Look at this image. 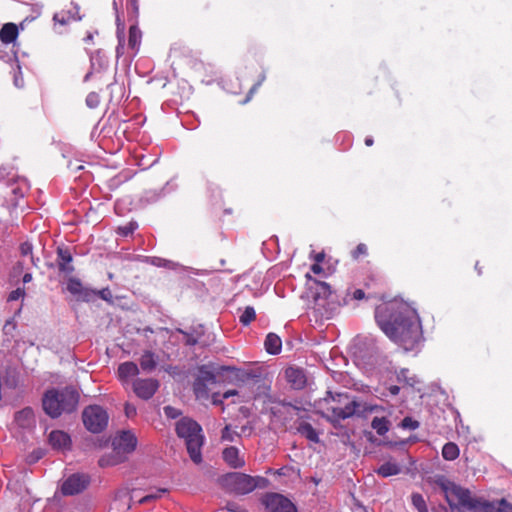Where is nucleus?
<instances>
[{"mask_svg": "<svg viewBox=\"0 0 512 512\" xmlns=\"http://www.w3.org/2000/svg\"><path fill=\"white\" fill-rule=\"evenodd\" d=\"M24 295H25V291H24V289L17 288L16 290L12 291V292L9 294L8 300H9V301H16V300H18L19 298L23 297Z\"/></svg>", "mask_w": 512, "mask_h": 512, "instance_id": "obj_41", "label": "nucleus"}, {"mask_svg": "<svg viewBox=\"0 0 512 512\" xmlns=\"http://www.w3.org/2000/svg\"><path fill=\"white\" fill-rule=\"evenodd\" d=\"M97 296L105 301H108V302L112 301V293L108 288H104L99 291H96V297Z\"/></svg>", "mask_w": 512, "mask_h": 512, "instance_id": "obj_39", "label": "nucleus"}, {"mask_svg": "<svg viewBox=\"0 0 512 512\" xmlns=\"http://www.w3.org/2000/svg\"><path fill=\"white\" fill-rule=\"evenodd\" d=\"M119 44L116 48L117 55L123 54L124 50V36L123 34H118Z\"/></svg>", "mask_w": 512, "mask_h": 512, "instance_id": "obj_46", "label": "nucleus"}, {"mask_svg": "<svg viewBox=\"0 0 512 512\" xmlns=\"http://www.w3.org/2000/svg\"><path fill=\"white\" fill-rule=\"evenodd\" d=\"M159 381L153 378L135 379L132 383L134 393L141 399L148 400L158 390Z\"/></svg>", "mask_w": 512, "mask_h": 512, "instance_id": "obj_10", "label": "nucleus"}, {"mask_svg": "<svg viewBox=\"0 0 512 512\" xmlns=\"http://www.w3.org/2000/svg\"><path fill=\"white\" fill-rule=\"evenodd\" d=\"M213 403L214 404L222 403V400L218 399V394L213 395Z\"/></svg>", "mask_w": 512, "mask_h": 512, "instance_id": "obj_56", "label": "nucleus"}, {"mask_svg": "<svg viewBox=\"0 0 512 512\" xmlns=\"http://www.w3.org/2000/svg\"><path fill=\"white\" fill-rule=\"evenodd\" d=\"M251 431H252V427H251V426H249V425H244V426H242V428H241V432H242L243 434H250V433H251Z\"/></svg>", "mask_w": 512, "mask_h": 512, "instance_id": "obj_51", "label": "nucleus"}, {"mask_svg": "<svg viewBox=\"0 0 512 512\" xmlns=\"http://www.w3.org/2000/svg\"><path fill=\"white\" fill-rule=\"evenodd\" d=\"M298 432L312 442H319L318 433L310 423L301 422L297 427Z\"/></svg>", "mask_w": 512, "mask_h": 512, "instance_id": "obj_24", "label": "nucleus"}, {"mask_svg": "<svg viewBox=\"0 0 512 512\" xmlns=\"http://www.w3.org/2000/svg\"><path fill=\"white\" fill-rule=\"evenodd\" d=\"M237 394L236 390H228L222 395V399H228L230 396H234Z\"/></svg>", "mask_w": 512, "mask_h": 512, "instance_id": "obj_49", "label": "nucleus"}, {"mask_svg": "<svg viewBox=\"0 0 512 512\" xmlns=\"http://www.w3.org/2000/svg\"><path fill=\"white\" fill-rule=\"evenodd\" d=\"M57 262L61 272L70 274L74 271V267L71 265L72 255L67 248L57 249Z\"/></svg>", "mask_w": 512, "mask_h": 512, "instance_id": "obj_13", "label": "nucleus"}, {"mask_svg": "<svg viewBox=\"0 0 512 512\" xmlns=\"http://www.w3.org/2000/svg\"><path fill=\"white\" fill-rule=\"evenodd\" d=\"M136 407L132 404L126 403L125 405V414L128 418H132L136 415Z\"/></svg>", "mask_w": 512, "mask_h": 512, "instance_id": "obj_42", "label": "nucleus"}, {"mask_svg": "<svg viewBox=\"0 0 512 512\" xmlns=\"http://www.w3.org/2000/svg\"><path fill=\"white\" fill-rule=\"evenodd\" d=\"M282 341L280 337L274 333H269L265 339V349L269 354L276 355L280 353Z\"/></svg>", "mask_w": 512, "mask_h": 512, "instance_id": "obj_21", "label": "nucleus"}, {"mask_svg": "<svg viewBox=\"0 0 512 512\" xmlns=\"http://www.w3.org/2000/svg\"><path fill=\"white\" fill-rule=\"evenodd\" d=\"M31 280H32V274L31 273H26L23 276V282L24 283H29Z\"/></svg>", "mask_w": 512, "mask_h": 512, "instance_id": "obj_53", "label": "nucleus"}, {"mask_svg": "<svg viewBox=\"0 0 512 512\" xmlns=\"http://www.w3.org/2000/svg\"><path fill=\"white\" fill-rule=\"evenodd\" d=\"M18 36V28L14 23H6L0 29V40L3 44L13 43Z\"/></svg>", "mask_w": 512, "mask_h": 512, "instance_id": "obj_19", "label": "nucleus"}, {"mask_svg": "<svg viewBox=\"0 0 512 512\" xmlns=\"http://www.w3.org/2000/svg\"><path fill=\"white\" fill-rule=\"evenodd\" d=\"M78 399L79 395L72 387L50 389L43 395L42 406L47 415L57 418L62 413L73 412L77 407Z\"/></svg>", "mask_w": 512, "mask_h": 512, "instance_id": "obj_3", "label": "nucleus"}, {"mask_svg": "<svg viewBox=\"0 0 512 512\" xmlns=\"http://www.w3.org/2000/svg\"><path fill=\"white\" fill-rule=\"evenodd\" d=\"M164 413L168 418L175 419L180 415V411L172 406L164 407Z\"/></svg>", "mask_w": 512, "mask_h": 512, "instance_id": "obj_40", "label": "nucleus"}, {"mask_svg": "<svg viewBox=\"0 0 512 512\" xmlns=\"http://www.w3.org/2000/svg\"><path fill=\"white\" fill-rule=\"evenodd\" d=\"M323 259H324V254H322V253H319V254H317V255L315 256V260H316V262H317V263L322 262V261H323Z\"/></svg>", "mask_w": 512, "mask_h": 512, "instance_id": "obj_54", "label": "nucleus"}, {"mask_svg": "<svg viewBox=\"0 0 512 512\" xmlns=\"http://www.w3.org/2000/svg\"><path fill=\"white\" fill-rule=\"evenodd\" d=\"M402 426L403 427H408V428H411V429H416L418 427V422L416 421H413L411 418L409 417H406L403 419L402 421Z\"/></svg>", "mask_w": 512, "mask_h": 512, "instance_id": "obj_43", "label": "nucleus"}, {"mask_svg": "<svg viewBox=\"0 0 512 512\" xmlns=\"http://www.w3.org/2000/svg\"><path fill=\"white\" fill-rule=\"evenodd\" d=\"M108 419L107 412L99 405H90L82 413L84 426L92 433L102 432L107 427Z\"/></svg>", "mask_w": 512, "mask_h": 512, "instance_id": "obj_7", "label": "nucleus"}, {"mask_svg": "<svg viewBox=\"0 0 512 512\" xmlns=\"http://www.w3.org/2000/svg\"><path fill=\"white\" fill-rule=\"evenodd\" d=\"M70 437L59 430L52 431L49 435V443L54 449L65 450L70 446Z\"/></svg>", "mask_w": 512, "mask_h": 512, "instance_id": "obj_14", "label": "nucleus"}, {"mask_svg": "<svg viewBox=\"0 0 512 512\" xmlns=\"http://www.w3.org/2000/svg\"><path fill=\"white\" fill-rule=\"evenodd\" d=\"M311 270L315 274H319L323 271V268L319 265V263H315L311 266Z\"/></svg>", "mask_w": 512, "mask_h": 512, "instance_id": "obj_48", "label": "nucleus"}, {"mask_svg": "<svg viewBox=\"0 0 512 512\" xmlns=\"http://www.w3.org/2000/svg\"><path fill=\"white\" fill-rule=\"evenodd\" d=\"M412 503L419 512H428L425 500L422 495L418 493L413 494Z\"/></svg>", "mask_w": 512, "mask_h": 512, "instance_id": "obj_34", "label": "nucleus"}, {"mask_svg": "<svg viewBox=\"0 0 512 512\" xmlns=\"http://www.w3.org/2000/svg\"><path fill=\"white\" fill-rule=\"evenodd\" d=\"M196 380L201 381L203 384L206 385L207 383H215L216 377L213 372L208 370L206 367L202 366L199 369V375Z\"/></svg>", "mask_w": 512, "mask_h": 512, "instance_id": "obj_32", "label": "nucleus"}, {"mask_svg": "<svg viewBox=\"0 0 512 512\" xmlns=\"http://www.w3.org/2000/svg\"><path fill=\"white\" fill-rule=\"evenodd\" d=\"M117 373L119 379L126 383L130 378L139 374V368L136 363L127 361L119 365Z\"/></svg>", "mask_w": 512, "mask_h": 512, "instance_id": "obj_16", "label": "nucleus"}, {"mask_svg": "<svg viewBox=\"0 0 512 512\" xmlns=\"http://www.w3.org/2000/svg\"><path fill=\"white\" fill-rule=\"evenodd\" d=\"M436 484L443 492L451 512H512V508H501L487 501L472 498L469 490L444 477H439Z\"/></svg>", "mask_w": 512, "mask_h": 512, "instance_id": "obj_2", "label": "nucleus"}, {"mask_svg": "<svg viewBox=\"0 0 512 512\" xmlns=\"http://www.w3.org/2000/svg\"><path fill=\"white\" fill-rule=\"evenodd\" d=\"M67 290L77 296L78 299L86 302L92 301L96 297V290L84 287L80 280L73 277L68 279Z\"/></svg>", "mask_w": 512, "mask_h": 512, "instance_id": "obj_11", "label": "nucleus"}, {"mask_svg": "<svg viewBox=\"0 0 512 512\" xmlns=\"http://www.w3.org/2000/svg\"><path fill=\"white\" fill-rule=\"evenodd\" d=\"M314 284H315V287H314L315 300H318L321 298L327 299L331 295L332 291H331V287L328 283L314 280Z\"/></svg>", "mask_w": 512, "mask_h": 512, "instance_id": "obj_25", "label": "nucleus"}, {"mask_svg": "<svg viewBox=\"0 0 512 512\" xmlns=\"http://www.w3.org/2000/svg\"><path fill=\"white\" fill-rule=\"evenodd\" d=\"M459 453V447L453 442H448L443 446L442 456L445 460L453 461L458 458Z\"/></svg>", "mask_w": 512, "mask_h": 512, "instance_id": "obj_28", "label": "nucleus"}, {"mask_svg": "<svg viewBox=\"0 0 512 512\" xmlns=\"http://www.w3.org/2000/svg\"><path fill=\"white\" fill-rule=\"evenodd\" d=\"M400 472V468L397 464L386 462L382 464L378 470L377 473L382 477H388L392 475H397Z\"/></svg>", "mask_w": 512, "mask_h": 512, "instance_id": "obj_29", "label": "nucleus"}, {"mask_svg": "<svg viewBox=\"0 0 512 512\" xmlns=\"http://www.w3.org/2000/svg\"><path fill=\"white\" fill-rule=\"evenodd\" d=\"M125 460V456L118 450L113 447V451L109 454L103 455L99 459V465L101 467H109L115 466L119 463H122Z\"/></svg>", "mask_w": 512, "mask_h": 512, "instance_id": "obj_20", "label": "nucleus"}, {"mask_svg": "<svg viewBox=\"0 0 512 512\" xmlns=\"http://www.w3.org/2000/svg\"><path fill=\"white\" fill-rule=\"evenodd\" d=\"M475 268L478 271V274L482 273V269H481V267H479V263H476Z\"/></svg>", "mask_w": 512, "mask_h": 512, "instance_id": "obj_57", "label": "nucleus"}, {"mask_svg": "<svg viewBox=\"0 0 512 512\" xmlns=\"http://www.w3.org/2000/svg\"><path fill=\"white\" fill-rule=\"evenodd\" d=\"M96 95L95 94H90L88 97H87V103L90 105V106H93V102L94 100L96 99Z\"/></svg>", "mask_w": 512, "mask_h": 512, "instance_id": "obj_52", "label": "nucleus"}, {"mask_svg": "<svg viewBox=\"0 0 512 512\" xmlns=\"http://www.w3.org/2000/svg\"><path fill=\"white\" fill-rule=\"evenodd\" d=\"M193 389L197 397H203L206 394V385L201 381L195 380Z\"/></svg>", "mask_w": 512, "mask_h": 512, "instance_id": "obj_38", "label": "nucleus"}, {"mask_svg": "<svg viewBox=\"0 0 512 512\" xmlns=\"http://www.w3.org/2000/svg\"><path fill=\"white\" fill-rule=\"evenodd\" d=\"M267 512H297L296 506L279 493H266L261 499Z\"/></svg>", "mask_w": 512, "mask_h": 512, "instance_id": "obj_8", "label": "nucleus"}, {"mask_svg": "<svg viewBox=\"0 0 512 512\" xmlns=\"http://www.w3.org/2000/svg\"><path fill=\"white\" fill-rule=\"evenodd\" d=\"M20 250H21L22 255H24V256L31 255L32 254V245L27 242L23 243L20 246Z\"/></svg>", "mask_w": 512, "mask_h": 512, "instance_id": "obj_44", "label": "nucleus"}, {"mask_svg": "<svg viewBox=\"0 0 512 512\" xmlns=\"http://www.w3.org/2000/svg\"><path fill=\"white\" fill-rule=\"evenodd\" d=\"M75 17L70 11L62 10L60 12H57L53 16L54 25L57 24L61 26H65L69 24L72 20H74Z\"/></svg>", "mask_w": 512, "mask_h": 512, "instance_id": "obj_31", "label": "nucleus"}, {"mask_svg": "<svg viewBox=\"0 0 512 512\" xmlns=\"http://www.w3.org/2000/svg\"><path fill=\"white\" fill-rule=\"evenodd\" d=\"M137 439L130 431H123L113 440V447L118 449L123 456L132 452L136 448Z\"/></svg>", "mask_w": 512, "mask_h": 512, "instance_id": "obj_12", "label": "nucleus"}, {"mask_svg": "<svg viewBox=\"0 0 512 512\" xmlns=\"http://www.w3.org/2000/svg\"><path fill=\"white\" fill-rule=\"evenodd\" d=\"M226 508H227L228 511H231V512H246L244 509H242L236 503H228Z\"/></svg>", "mask_w": 512, "mask_h": 512, "instance_id": "obj_45", "label": "nucleus"}, {"mask_svg": "<svg viewBox=\"0 0 512 512\" xmlns=\"http://www.w3.org/2000/svg\"><path fill=\"white\" fill-rule=\"evenodd\" d=\"M176 432L180 438L185 440L191 460L196 464L201 463L204 436L200 425L190 418H182L176 424Z\"/></svg>", "mask_w": 512, "mask_h": 512, "instance_id": "obj_5", "label": "nucleus"}, {"mask_svg": "<svg viewBox=\"0 0 512 512\" xmlns=\"http://www.w3.org/2000/svg\"><path fill=\"white\" fill-rule=\"evenodd\" d=\"M267 479L261 476L231 472L220 478V485L228 492L245 495L254 491L257 487H265Z\"/></svg>", "mask_w": 512, "mask_h": 512, "instance_id": "obj_6", "label": "nucleus"}, {"mask_svg": "<svg viewBox=\"0 0 512 512\" xmlns=\"http://www.w3.org/2000/svg\"><path fill=\"white\" fill-rule=\"evenodd\" d=\"M355 405V414L359 417H366L368 414L371 413H380L384 411V408L379 405H372L367 402H360L354 400Z\"/></svg>", "mask_w": 512, "mask_h": 512, "instance_id": "obj_18", "label": "nucleus"}, {"mask_svg": "<svg viewBox=\"0 0 512 512\" xmlns=\"http://www.w3.org/2000/svg\"><path fill=\"white\" fill-rule=\"evenodd\" d=\"M142 33L141 30L138 28L137 25H132L129 28V39H128V45L129 47L137 51L140 43H141Z\"/></svg>", "mask_w": 512, "mask_h": 512, "instance_id": "obj_26", "label": "nucleus"}, {"mask_svg": "<svg viewBox=\"0 0 512 512\" xmlns=\"http://www.w3.org/2000/svg\"><path fill=\"white\" fill-rule=\"evenodd\" d=\"M368 253V248L365 244L360 243L357 245L355 250L352 252V256L354 259H359L361 256H365Z\"/></svg>", "mask_w": 512, "mask_h": 512, "instance_id": "obj_36", "label": "nucleus"}, {"mask_svg": "<svg viewBox=\"0 0 512 512\" xmlns=\"http://www.w3.org/2000/svg\"><path fill=\"white\" fill-rule=\"evenodd\" d=\"M223 459L232 468H242L245 465L244 459L239 456L238 448L234 446L224 449Z\"/></svg>", "mask_w": 512, "mask_h": 512, "instance_id": "obj_15", "label": "nucleus"}, {"mask_svg": "<svg viewBox=\"0 0 512 512\" xmlns=\"http://www.w3.org/2000/svg\"><path fill=\"white\" fill-rule=\"evenodd\" d=\"M256 318V313L253 307L247 306L239 317L240 322L247 326Z\"/></svg>", "mask_w": 512, "mask_h": 512, "instance_id": "obj_33", "label": "nucleus"}, {"mask_svg": "<svg viewBox=\"0 0 512 512\" xmlns=\"http://www.w3.org/2000/svg\"><path fill=\"white\" fill-rule=\"evenodd\" d=\"M318 407L331 422H338L355 414L354 400L346 393L327 392L326 397L319 400Z\"/></svg>", "mask_w": 512, "mask_h": 512, "instance_id": "obj_4", "label": "nucleus"}, {"mask_svg": "<svg viewBox=\"0 0 512 512\" xmlns=\"http://www.w3.org/2000/svg\"><path fill=\"white\" fill-rule=\"evenodd\" d=\"M375 318L381 330L406 351L417 347L422 339L420 320L414 309L402 302L376 308Z\"/></svg>", "mask_w": 512, "mask_h": 512, "instance_id": "obj_1", "label": "nucleus"}, {"mask_svg": "<svg viewBox=\"0 0 512 512\" xmlns=\"http://www.w3.org/2000/svg\"><path fill=\"white\" fill-rule=\"evenodd\" d=\"M373 142H374V141H373L372 137H367V138L365 139V144H366L367 146H372V145H373Z\"/></svg>", "mask_w": 512, "mask_h": 512, "instance_id": "obj_55", "label": "nucleus"}, {"mask_svg": "<svg viewBox=\"0 0 512 512\" xmlns=\"http://www.w3.org/2000/svg\"><path fill=\"white\" fill-rule=\"evenodd\" d=\"M15 421L21 427H30L34 423V413L31 408H25L15 415Z\"/></svg>", "mask_w": 512, "mask_h": 512, "instance_id": "obj_23", "label": "nucleus"}, {"mask_svg": "<svg viewBox=\"0 0 512 512\" xmlns=\"http://www.w3.org/2000/svg\"><path fill=\"white\" fill-rule=\"evenodd\" d=\"M168 493V490L166 488H157L151 493L143 496L138 500V503L140 505L148 504L152 501L160 499L164 494Z\"/></svg>", "mask_w": 512, "mask_h": 512, "instance_id": "obj_30", "label": "nucleus"}, {"mask_svg": "<svg viewBox=\"0 0 512 512\" xmlns=\"http://www.w3.org/2000/svg\"><path fill=\"white\" fill-rule=\"evenodd\" d=\"M388 390H389L390 394L397 395L400 391V388L396 385H392L388 388Z\"/></svg>", "mask_w": 512, "mask_h": 512, "instance_id": "obj_50", "label": "nucleus"}, {"mask_svg": "<svg viewBox=\"0 0 512 512\" xmlns=\"http://www.w3.org/2000/svg\"><path fill=\"white\" fill-rule=\"evenodd\" d=\"M143 371L152 372L157 366L156 355L151 351H145L139 359Z\"/></svg>", "mask_w": 512, "mask_h": 512, "instance_id": "obj_22", "label": "nucleus"}, {"mask_svg": "<svg viewBox=\"0 0 512 512\" xmlns=\"http://www.w3.org/2000/svg\"><path fill=\"white\" fill-rule=\"evenodd\" d=\"M90 483V477L86 474H73L69 476L62 484L61 491L64 495H75L87 488Z\"/></svg>", "mask_w": 512, "mask_h": 512, "instance_id": "obj_9", "label": "nucleus"}, {"mask_svg": "<svg viewBox=\"0 0 512 512\" xmlns=\"http://www.w3.org/2000/svg\"><path fill=\"white\" fill-rule=\"evenodd\" d=\"M364 297H365V293H364V291H363V290H361V289H356V290H354V292H353V298H354L355 300H361V299H363Z\"/></svg>", "mask_w": 512, "mask_h": 512, "instance_id": "obj_47", "label": "nucleus"}, {"mask_svg": "<svg viewBox=\"0 0 512 512\" xmlns=\"http://www.w3.org/2000/svg\"><path fill=\"white\" fill-rule=\"evenodd\" d=\"M285 376L289 383L296 389H301L306 383L305 375L302 370L289 367L285 370Z\"/></svg>", "mask_w": 512, "mask_h": 512, "instance_id": "obj_17", "label": "nucleus"}, {"mask_svg": "<svg viewBox=\"0 0 512 512\" xmlns=\"http://www.w3.org/2000/svg\"><path fill=\"white\" fill-rule=\"evenodd\" d=\"M390 421L385 417H375L371 422V427L378 435H385L390 429Z\"/></svg>", "mask_w": 512, "mask_h": 512, "instance_id": "obj_27", "label": "nucleus"}, {"mask_svg": "<svg viewBox=\"0 0 512 512\" xmlns=\"http://www.w3.org/2000/svg\"><path fill=\"white\" fill-rule=\"evenodd\" d=\"M137 228V224L134 222H131L125 226H120L118 228V232L123 236H128L129 234L133 233V231Z\"/></svg>", "mask_w": 512, "mask_h": 512, "instance_id": "obj_37", "label": "nucleus"}, {"mask_svg": "<svg viewBox=\"0 0 512 512\" xmlns=\"http://www.w3.org/2000/svg\"><path fill=\"white\" fill-rule=\"evenodd\" d=\"M239 437V435L232 431L229 425H226L224 429L222 430L221 439L224 441L233 442L235 441V438Z\"/></svg>", "mask_w": 512, "mask_h": 512, "instance_id": "obj_35", "label": "nucleus"}]
</instances>
